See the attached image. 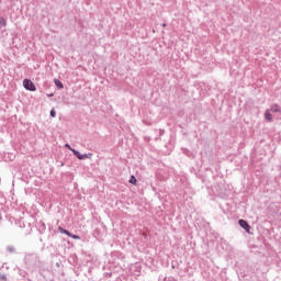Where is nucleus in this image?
Here are the masks:
<instances>
[{
	"instance_id": "1",
	"label": "nucleus",
	"mask_w": 281,
	"mask_h": 281,
	"mask_svg": "<svg viewBox=\"0 0 281 281\" xmlns=\"http://www.w3.org/2000/svg\"><path fill=\"white\" fill-rule=\"evenodd\" d=\"M23 87L24 89H26L27 91H36V86L34 85V82L30 79H24L23 80Z\"/></svg>"
},
{
	"instance_id": "2",
	"label": "nucleus",
	"mask_w": 281,
	"mask_h": 281,
	"mask_svg": "<svg viewBox=\"0 0 281 281\" xmlns=\"http://www.w3.org/2000/svg\"><path fill=\"white\" fill-rule=\"evenodd\" d=\"M58 231L60 232V234H66V236H69L70 238H74L75 240H80V236L74 235L69 231H67L63 227H58Z\"/></svg>"
},
{
	"instance_id": "3",
	"label": "nucleus",
	"mask_w": 281,
	"mask_h": 281,
	"mask_svg": "<svg viewBox=\"0 0 281 281\" xmlns=\"http://www.w3.org/2000/svg\"><path fill=\"white\" fill-rule=\"evenodd\" d=\"M239 225L243 227V229H245L247 232V234H249L251 226H249V224L247 223V221L245 220H239Z\"/></svg>"
},
{
	"instance_id": "4",
	"label": "nucleus",
	"mask_w": 281,
	"mask_h": 281,
	"mask_svg": "<svg viewBox=\"0 0 281 281\" xmlns=\"http://www.w3.org/2000/svg\"><path fill=\"white\" fill-rule=\"evenodd\" d=\"M265 120L267 122H273V114H271V110H266V112H265Z\"/></svg>"
},
{
	"instance_id": "5",
	"label": "nucleus",
	"mask_w": 281,
	"mask_h": 281,
	"mask_svg": "<svg viewBox=\"0 0 281 281\" xmlns=\"http://www.w3.org/2000/svg\"><path fill=\"white\" fill-rule=\"evenodd\" d=\"M270 111H271L272 113H281V106L278 105V104H273V105H271Z\"/></svg>"
},
{
	"instance_id": "6",
	"label": "nucleus",
	"mask_w": 281,
	"mask_h": 281,
	"mask_svg": "<svg viewBox=\"0 0 281 281\" xmlns=\"http://www.w3.org/2000/svg\"><path fill=\"white\" fill-rule=\"evenodd\" d=\"M71 153H74V155L77 156V158H79L80 160L85 159V156L81 155L80 151L71 149Z\"/></svg>"
},
{
	"instance_id": "7",
	"label": "nucleus",
	"mask_w": 281,
	"mask_h": 281,
	"mask_svg": "<svg viewBox=\"0 0 281 281\" xmlns=\"http://www.w3.org/2000/svg\"><path fill=\"white\" fill-rule=\"evenodd\" d=\"M55 85L58 87V89H64L63 81L55 79Z\"/></svg>"
},
{
	"instance_id": "8",
	"label": "nucleus",
	"mask_w": 281,
	"mask_h": 281,
	"mask_svg": "<svg viewBox=\"0 0 281 281\" xmlns=\"http://www.w3.org/2000/svg\"><path fill=\"white\" fill-rule=\"evenodd\" d=\"M128 182L135 186V183H137V178H135V176H132Z\"/></svg>"
},
{
	"instance_id": "9",
	"label": "nucleus",
	"mask_w": 281,
	"mask_h": 281,
	"mask_svg": "<svg viewBox=\"0 0 281 281\" xmlns=\"http://www.w3.org/2000/svg\"><path fill=\"white\" fill-rule=\"evenodd\" d=\"M85 159H91V157H93V154H86L83 155Z\"/></svg>"
},
{
	"instance_id": "10",
	"label": "nucleus",
	"mask_w": 281,
	"mask_h": 281,
	"mask_svg": "<svg viewBox=\"0 0 281 281\" xmlns=\"http://www.w3.org/2000/svg\"><path fill=\"white\" fill-rule=\"evenodd\" d=\"M0 25H7L5 19L0 18Z\"/></svg>"
},
{
	"instance_id": "11",
	"label": "nucleus",
	"mask_w": 281,
	"mask_h": 281,
	"mask_svg": "<svg viewBox=\"0 0 281 281\" xmlns=\"http://www.w3.org/2000/svg\"><path fill=\"white\" fill-rule=\"evenodd\" d=\"M50 115H52L53 117H56V110L53 109V110L50 111Z\"/></svg>"
},
{
	"instance_id": "12",
	"label": "nucleus",
	"mask_w": 281,
	"mask_h": 281,
	"mask_svg": "<svg viewBox=\"0 0 281 281\" xmlns=\"http://www.w3.org/2000/svg\"><path fill=\"white\" fill-rule=\"evenodd\" d=\"M65 146H66V148H68V150H74V148H71V146L69 144H66Z\"/></svg>"
},
{
	"instance_id": "13",
	"label": "nucleus",
	"mask_w": 281,
	"mask_h": 281,
	"mask_svg": "<svg viewBox=\"0 0 281 281\" xmlns=\"http://www.w3.org/2000/svg\"><path fill=\"white\" fill-rule=\"evenodd\" d=\"M0 280H5V276L0 277Z\"/></svg>"
},
{
	"instance_id": "14",
	"label": "nucleus",
	"mask_w": 281,
	"mask_h": 281,
	"mask_svg": "<svg viewBox=\"0 0 281 281\" xmlns=\"http://www.w3.org/2000/svg\"><path fill=\"white\" fill-rule=\"evenodd\" d=\"M162 27H166V24H162Z\"/></svg>"
}]
</instances>
